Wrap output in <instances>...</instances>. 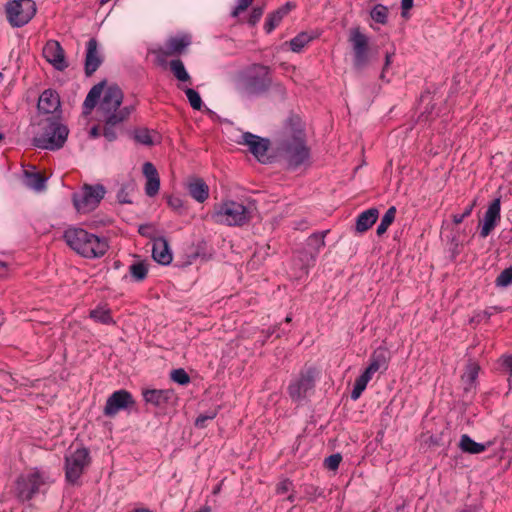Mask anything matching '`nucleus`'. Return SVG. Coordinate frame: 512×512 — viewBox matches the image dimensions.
Returning a JSON list of instances; mask_svg holds the SVG:
<instances>
[{"instance_id":"1","label":"nucleus","mask_w":512,"mask_h":512,"mask_svg":"<svg viewBox=\"0 0 512 512\" xmlns=\"http://www.w3.org/2000/svg\"><path fill=\"white\" fill-rule=\"evenodd\" d=\"M106 81L94 85L88 92L84 103L83 113L88 115L99 103V112L102 117L111 115L119 116L127 111V118L134 111L133 105L121 106L123 102V92L117 85H110L103 91Z\"/></svg>"},{"instance_id":"2","label":"nucleus","mask_w":512,"mask_h":512,"mask_svg":"<svg viewBox=\"0 0 512 512\" xmlns=\"http://www.w3.org/2000/svg\"><path fill=\"white\" fill-rule=\"evenodd\" d=\"M288 135L279 146L280 155L290 170H296L308 162L310 149L306 145L305 131L298 117H290L287 123Z\"/></svg>"},{"instance_id":"3","label":"nucleus","mask_w":512,"mask_h":512,"mask_svg":"<svg viewBox=\"0 0 512 512\" xmlns=\"http://www.w3.org/2000/svg\"><path fill=\"white\" fill-rule=\"evenodd\" d=\"M63 238L72 250L89 259L102 257L109 248L106 238L89 233L79 227L66 229Z\"/></svg>"},{"instance_id":"4","label":"nucleus","mask_w":512,"mask_h":512,"mask_svg":"<svg viewBox=\"0 0 512 512\" xmlns=\"http://www.w3.org/2000/svg\"><path fill=\"white\" fill-rule=\"evenodd\" d=\"M256 211L253 202L225 201L215 205L212 218L216 223L228 226H243L248 223Z\"/></svg>"},{"instance_id":"5","label":"nucleus","mask_w":512,"mask_h":512,"mask_svg":"<svg viewBox=\"0 0 512 512\" xmlns=\"http://www.w3.org/2000/svg\"><path fill=\"white\" fill-rule=\"evenodd\" d=\"M43 132L33 138V145L45 150H58L67 140L69 129L54 118H47L43 123Z\"/></svg>"},{"instance_id":"6","label":"nucleus","mask_w":512,"mask_h":512,"mask_svg":"<svg viewBox=\"0 0 512 512\" xmlns=\"http://www.w3.org/2000/svg\"><path fill=\"white\" fill-rule=\"evenodd\" d=\"M272 84L270 69L264 65H253L241 80V92L245 95H260Z\"/></svg>"},{"instance_id":"7","label":"nucleus","mask_w":512,"mask_h":512,"mask_svg":"<svg viewBox=\"0 0 512 512\" xmlns=\"http://www.w3.org/2000/svg\"><path fill=\"white\" fill-rule=\"evenodd\" d=\"M49 477L39 471H34L17 478L15 493L20 501L31 500L37 493L44 492L43 488L48 486Z\"/></svg>"},{"instance_id":"8","label":"nucleus","mask_w":512,"mask_h":512,"mask_svg":"<svg viewBox=\"0 0 512 512\" xmlns=\"http://www.w3.org/2000/svg\"><path fill=\"white\" fill-rule=\"evenodd\" d=\"M5 12L12 27H22L35 16L36 4L33 0H12L6 4Z\"/></svg>"},{"instance_id":"9","label":"nucleus","mask_w":512,"mask_h":512,"mask_svg":"<svg viewBox=\"0 0 512 512\" xmlns=\"http://www.w3.org/2000/svg\"><path fill=\"white\" fill-rule=\"evenodd\" d=\"M90 453L85 447H81L66 455L65 477L70 484H77L85 468L90 464Z\"/></svg>"},{"instance_id":"10","label":"nucleus","mask_w":512,"mask_h":512,"mask_svg":"<svg viewBox=\"0 0 512 512\" xmlns=\"http://www.w3.org/2000/svg\"><path fill=\"white\" fill-rule=\"evenodd\" d=\"M106 190L103 185H84L81 193L73 195V203L77 211L87 213L94 210L103 199Z\"/></svg>"},{"instance_id":"11","label":"nucleus","mask_w":512,"mask_h":512,"mask_svg":"<svg viewBox=\"0 0 512 512\" xmlns=\"http://www.w3.org/2000/svg\"><path fill=\"white\" fill-rule=\"evenodd\" d=\"M191 43V36L182 34L168 38L164 47L153 49L151 53L155 55L158 65L165 66L167 57L181 55Z\"/></svg>"},{"instance_id":"12","label":"nucleus","mask_w":512,"mask_h":512,"mask_svg":"<svg viewBox=\"0 0 512 512\" xmlns=\"http://www.w3.org/2000/svg\"><path fill=\"white\" fill-rule=\"evenodd\" d=\"M135 404L136 402L132 394L125 389H120L114 391L107 398L103 409V414L107 417L113 418L120 411H130L134 408Z\"/></svg>"},{"instance_id":"13","label":"nucleus","mask_w":512,"mask_h":512,"mask_svg":"<svg viewBox=\"0 0 512 512\" xmlns=\"http://www.w3.org/2000/svg\"><path fill=\"white\" fill-rule=\"evenodd\" d=\"M314 384L315 370L307 368L302 370L299 377L289 384L288 394L294 402H300L306 397L307 392L314 388Z\"/></svg>"},{"instance_id":"14","label":"nucleus","mask_w":512,"mask_h":512,"mask_svg":"<svg viewBox=\"0 0 512 512\" xmlns=\"http://www.w3.org/2000/svg\"><path fill=\"white\" fill-rule=\"evenodd\" d=\"M349 41L352 43L354 67L362 70L368 63V38L359 28L351 30Z\"/></svg>"},{"instance_id":"15","label":"nucleus","mask_w":512,"mask_h":512,"mask_svg":"<svg viewBox=\"0 0 512 512\" xmlns=\"http://www.w3.org/2000/svg\"><path fill=\"white\" fill-rule=\"evenodd\" d=\"M43 57L57 70L63 71L68 67L65 52L56 40H49L43 47Z\"/></svg>"},{"instance_id":"16","label":"nucleus","mask_w":512,"mask_h":512,"mask_svg":"<svg viewBox=\"0 0 512 512\" xmlns=\"http://www.w3.org/2000/svg\"><path fill=\"white\" fill-rule=\"evenodd\" d=\"M242 143L248 146L249 151L257 158L258 161L262 163L267 162V151L270 145L268 139L246 132L242 135Z\"/></svg>"},{"instance_id":"17","label":"nucleus","mask_w":512,"mask_h":512,"mask_svg":"<svg viewBox=\"0 0 512 512\" xmlns=\"http://www.w3.org/2000/svg\"><path fill=\"white\" fill-rule=\"evenodd\" d=\"M501 201L500 198L494 199L488 209L486 210L483 218V223L480 229V237L486 238L495 229L497 224L500 222L501 215Z\"/></svg>"},{"instance_id":"18","label":"nucleus","mask_w":512,"mask_h":512,"mask_svg":"<svg viewBox=\"0 0 512 512\" xmlns=\"http://www.w3.org/2000/svg\"><path fill=\"white\" fill-rule=\"evenodd\" d=\"M103 62L99 44L95 38H90L86 44L84 71L87 77L92 76Z\"/></svg>"},{"instance_id":"19","label":"nucleus","mask_w":512,"mask_h":512,"mask_svg":"<svg viewBox=\"0 0 512 512\" xmlns=\"http://www.w3.org/2000/svg\"><path fill=\"white\" fill-rule=\"evenodd\" d=\"M327 231L318 232L310 235L306 241L309 251L303 253L301 260L305 266L313 264L318 256L320 250L325 246V236Z\"/></svg>"},{"instance_id":"20","label":"nucleus","mask_w":512,"mask_h":512,"mask_svg":"<svg viewBox=\"0 0 512 512\" xmlns=\"http://www.w3.org/2000/svg\"><path fill=\"white\" fill-rule=\"evenodd\" d=\"M143 174L146 178V195L149 197L156 196L160 189V178L157 169L151 162H145L143 165Z\"/></svg>"},{"instance_id":"21","label":"nucleus","mask_w":512,"mask_h":512,"mask_svg":"<svg viewBox=\"0 0 512 512\" xmlns=\"http://www.w3.org/2000/svg\"><path fill=\"white\" fill-rule=\"evenodd\" d=\"M38 110L45 114H52L60 108V97L58 93L52 89L42 92L39 97Z\"/></svg>"},{"instance_id":"22","label":"nucleus","mask_w":512,"mask_h":512,"mask_svg":"<svg viewBox=\"0 0 512 512\" xmlns=\"http://www.w3.org/2000/svg\"><path fill=\"white\" fill-rule=\"evenodd\" d=\"M143 398L146 403L152 404L156 407H161L165 403L173 399L174 393L172 390H158V389H145L142 391Z\"/></svg>"},{"instance_id":"23","label":"nucleus","mask_w":512,"mask_h":512,"mask_svg":"<svg viewBox=\"0 0 512 512\" xmlns=\"http://www.w3.org/2000/svg\"><path fill=\"white\" fill-rule=\"evenodd\" d=\"M153 259L162 265H168L172 261V253L170 251L167 240L164 237H159L154 240L152 249Z\"/></svg>"},{"instance_id":"24","label":"nucleus","mask_w":512,"mask_h":512,"mask_svg":"<svg viewBox=\"0 0 512 512\" xmlns=\"http://www.w3.org/2000/svg\"><path fill=\"white\" fill-rule=\"evenodd\" d=\"M102 118L104 121V127H103V133H102L103 136L109 142L116 140L118 126L128 119L127 111H124V113L120 114L119 116L111 115L110 117H102Z\"/></svg>"},{"instance_id":"25","label":"nucleus","mask_w":512,"mask_h":512,"mask_svg":"<svg viewBox=\"0 0 512 512\" xmlns=\"http://www.w3.org/2000/svg\"><path fill=\"white\" fill-rule=\"evenodd\" d=\"M189 195L199 203H203L209 197V186L202 178H192L187 183Z\"/></svg>"},{"instance_id":"26","label":"nucleus","mask_w":512,"mask_h":512,"mask_svg":"<svg viewBox=\"0 0 512 512\" xmlns=\"http://www.w3.org/2000/svg\"><path fill=\"white\" fill-rule=\"evenodd\" d=\"M379 217L377 208H370L360 213L356 219L355 229L359 233H364L370 229Z\"/></svg>"},{"instance_id":"27","label":"nucleus","mask_w":512,"mask_h":512,"mask_svg":"<svg viewBox=\"0 0 512 512\" xmlns=\"http://www.w3.org/2000/svg\"><path fill=\"white\" fill-rule=\"evenodd\" d=\"M295 5L291 2H287L274 12L270 13L265 21L264 29L267 33H271L282 21L283 17L286 16Z\"/></svg>"},{"instance_id":"28","label":"nucleus","mask_w":512,"mask_h":512,"mask_svg":"<svg viewBox=\"0 0 512 512\" xmlns=\"http://www.w3.org/2000/svg\"><path fill=\"white\" fill-rule=\"evenodd\" d=\"M388 367L387 351L383 348L375 350L370 358V363L365 371L371 376L379 370H386Z\"/></svg>"},{"instance_id":"29","label":"nucleus","mask_w":512,"mask_h":512,"mask_svg":"<svg viewBox=\"0 0 512 512\" xmlns=\"http://www.w3.org/2000/svg\"><path fill=\"white\" fill-rule=\"evenodd\" d=\"M459 448L469 454H480L486 450V445L475 442L469 435L463 434L459 441Z\"/></svg>"},{"instance_id":"30","label":"nucleus","mask_w":512,"mask_h":512,"mask_svg":"<svg viewBox=\"0 0 512 512\" xmlns=\"http://www.w3.org/2000/svg\"><path fill=\"white\" fill-rule=\"evenodd\" d=\"M25 184L35 191H43L46 187V178L39 172L24 171Z\"/></svg>"},{"instance_id":"31","label":"nucleus","mask_w":512,"mask_h":512,"mask_svg":"<svg viewBox=\"0 0 512 512\" xmlns=\"http://www.w3.org/2000/svg\"><path fill=\"white\" fill-rule=\"evenodd\" d=\"M479 366L475 363H470L467 365L466 370L462 376V381L464 382V391L469 392L475 384V381L478 377Z\"/></svg>"},{"instance_id":"32","label":"nucleus","mask_w":512,"mask_h":512,"mask_svg":"<svg viewBox=\"0 0 512 512\" xmlns=\"http://www.w3.org/2000/svg\"><path fill=\"white\" fill-rule=\"evenodd\" d=\"M169 67L174 77L181 82H190L191 77L185 69L183 62L180 59H173L169 63Z\"/></svg>"},{"instance_id":"33","label":"nucleus","mask_w":512,"mask_h":512,"mask_svg":"<svg viewBox=\"0 0 512 512\" xmlns=\"http://www.w3.org/2000/svg\"><path fill=\"white\" fill-rule=\"evenodd\" d=\"M396 216V208L391 206L381 218L380 224L377 227L376 234L382 236L386 233L389 226L394 222Z\"/></svg>"},{"instance_id":"34","label":"nucleus","mask_w":512,"mask_h":512,"mask_svg":"<svg viewBox=\"0 0 512 512\" xmlns=\"http://www.w3.org/2000/svg\"><path fill=\"white\" fill-rule=\"evenodd\" d=\"M129 272L136 282H141L147 277L148 267L145 262L137 261L130 265Z\"/></svg>"},{"instance_id":"35","label":"nucleus","mask_w":512,"mask_h":512,"mask_svg":"<svg viewBox=\"0 0 512 512\" xmlns=\"http://www.w3.org/2000/svg\"><path fill=\"white\" fill-rule=\"evenodd\" d=\"M313 36L306 33L301 32L293 39L290 40V47L293 52H300L309 42L313 40Z\"/></svg>"},{"instance_id":"36","label":"nucleus","mask_w":512,"mask_h":512,"mask_svg":"<svg viewBox=\"0 0 512 512\" xmlns=\"http://www.w3.org/2000/svg\"><path fill=\"white\" fill-rule=\"evenodd\" d=\"M388 8L382 4H376L370 11V17L376 23L385 25L388 21Z\"/></svg>"},{"instance_id":"37","label":"nucleus","mask_w":512,"mask_h":512,"mask_svg":"<svg viewBox=\"0 0 512 512\" xmlns=\"http://www.w3.org/2000/svg\"><path fill=\"white\" fill-rule=\"evenodd\" d=\"M90 317L96 322L102 324H111L113 323L111 313L109 309L98 307L90 311Z\"/></svg>"},{"instance_id":"38","label":"nucleus","mask_w":512,"mask_h":512,"mask_svg":"<svg viewBox=\"0 0 512 512\" xmlns=\"http://www.w3.org/2000/svg\"><path fill=\"white\" fill-rule=\"evenodd\" d=\"M512 284V266L505 268L495 279V285L506 288Z\"/></svg>"},{"instance_id":"39","label":"nucleus","mask_w":512,"mask_h":512,"mask_svg":"<svg viewBox=\"0 0 512 512\" xmlns=\"http://www.w3.org/2000/svg\"><path fill=\"white\" fill-rule=\"evenodd\" d=\"M132 191H134L133 183L123 184L117 193V200L119 201V203H122V204L132 203V200L129 197L130 192H132Z\"/></svg>"},{"instance_id":"40","label":"nucleus","mask_w":512,"mask_h":512,"mask_svg":"<svg viewBox=\"0 0 512 512\" xmlns=\"http://www.w3.org/2000/svg\"><path fill=\"white\" fill-rule=\"evenodd\" d=\"M184 92L188 98L191 107L195 110H200L203 106L200 94L192 88H186Z\"/></svg>"},{"instance_id":"41","label":"nucleus","mask_w":512,"mask_h":512,"mask_svg":"<svg viewBox=\"0 0 512 512\" xmlns=\"http://www.w3.org/2000/svg\"><path fill=\"white\" fill-rule=\"evenodd\" d=\"M134 139L136 140V142L143 144V145H152L153 144V140L150 135V131L146 128H141V129L135 130Z\"/></svg>"},{"instance_id":"42","label":"nucleus","mask_w":512,"mask_h":512,"mask_svg":"<svg viewBox=\"0 0 512 512\" xmlns=\"http://www.w3.org/2000/svg\"><path fill=\"white\" fill-rule=\"evenodd\" d=\"M170 376L174 382L180 385H186L190 382V377L183 368L172 370Z\"/></svg>"},{"instance_id":"43","label":"nucleus","mask_w":512,"mask_h":512,"mask_svg":"<svg viewBox=\"0 0 512 512\" xmlns=\"http://www.w3.org/2000/svg\"><path fill=\"white\" fill-rule=\"evenodd\" d=\"M341 460H342V456L339 453L332 454L324 460V466L328 470L335 471L338 469Z\"/></svg>"},{"instance_id":"44","label":"nucleus","mask_w":512,"mask_h":512,"mask_svg":"<svg viewBox=\"0 0 512 512\" xmlns=\"http://www.w3.org/2000/svg\"><path fill=\"white\" fill-rule=\"evenodd\" d=\"M475 203H476V202H475V201H473L470 205H468V206L464 209L463 213H460V214H454V215L452 216V219H453L454 224L459 225V224H461V223L463 222V220H464L465 218L469 217V216L471 215V213H472V211H473L474 207H475Z\"/></svg>"},{"instance_id":"45","label":"nucleus","mask_w":512,"mask_h":512,"mask_svg":"<svg viewBox=\"0 0 512 512\" xmlns=\"http://www.w3.org/2000/svg\"><path fill=\"white\" fill-rule=\"evenodd\" d=\"M305 494L309 498V500L313 501L319 497H323L324 491L319 487L308 485L305 487Z\"/></svg>"},{"instance_id":"46","label":"nucleus","mask_w":512,"mask_h":512,"mask_svg":"<svg viewBox=\"0 0 512 512\" xmlns=\"http://www.w3.org/2000/svg\"><path fill=\"white\" fill-rule=\"evenodd\" d=\"M216 414H217L216 411H210L205 414H200L195 420V426L197 428H205L206 422L208 420L214 419L216 417Z\"/></svg>"},{"instance_id":"47","label":"nucleus","mask_w":512,"mask_h":512,"mask_svg":"<svg viewBox=\"0 0 512 512\" xmlns=\"http://www.w3.org/2000/svg\"><path fill=\"white\" fill-rule=\"evenodd\" d=\"M168 205L176 212L182 213L184 209V201L177 196H170L167 200Z\"/></svg>"},{"instance_id":"48","label":"nucleus","mask_w":512,"mask_h":512,"mask_svg":"<svg viewBox=\"0 0 512 512\" xmlns=\"http://www.w3.org/2000/svg\"><path fill=\"white\" fill-rule=\"evenodd\" d=\"M264 12V6H256L252 9L248 23L252 26L256 25V23L260 20Z\"/></svg>"},{"instance_id":"49","label":"nucleus","mask_w":512,"mask_h":512,"mask_svg":"<svg viewBox=\"0 0 512 512\" xmlns=\"http://www.w3.org/2000/svg\"><path fill=\"white\" fill-rule=\"evenodd\" d=\"M432 99H433V96L429 91H426L421 95V97H420L421 104H426L424 111L422 112L423 114L424 113H427V114L432 113V110L434 108L433 105H430Z\"/></svg>"},{"instance_id":"50","label":"nucleus","mask_w":512,"mask_h":512,"mask_svg":"<svg viewBox=\"0 0 512 512\" xmlns=\"http://www.w3.org/2000/svg\"><path fill=\"white\" fill-rule=\"evenodd\" d=\"M251 4L252 2L250 0H238V4L232 11L231 15L233 17H237L241 12L245 11Z\"/></svg>"},{"instance_id":"51","label":"nucleus","mask_w":512,"mask_h":512,"mask_svg":"<svg viewBox=\"0 0 512 512\" xmlns=\"http://www.w3.org/2000/svg\"><path fill=\"white\" fill-rule=\"evenodd\" d=\"M293 484L289 479L281 481L276 488L277 494H285L291 490Z\"/></svg>"},{"instance_id":"52","label":"nucleus","mask_w":512,"mask_h":512,"mask_svg":"<svg viewBox=\"0 0 512 512\" xmlns=\"http://www.w3.org/2000/svg\"><path fill=\"white\" fill-rule=\"evenodd\" d=\"M372 376L368 374L366 371H364L359 377L356 378L355 383L364 389H366V386L368 382L371 380Z\"/></svg>"},{"instance_id":"53","label":"nucleus","mask_w":512,"mask_h":512,"mask_svg":"<svg viewBox=\"0 0 512 512\" xmlns=\"http://www.w3.org/2000/svg\"><path fill=\"white\" fill-rule=\"evenodd\" d=\"M365 389L359 385H357L356 383H354V386H353V389H352V392H351V398L353 400H357L362 392L364 391Z\"/></svg>"},{"instance_id":"54","label":"nucleus","mask_w":512,"mask_h":512,"mask_svg":"<svg viewBox=\"0 0 512 512\" xmlns=\"http://www.w3.org/2000/svg\"><path fill=\"white\" fill-rule=\"evenodd\" d=\"M365 389L359 385H357L356 383H354V386H353V389H352V392H351V398L353 400H357L362 392L364 391Z\"/></svg>"},{"instance_id":"55","label":"nucleus","mask_w":512,"mask_h":512,"mask_svg":"<svg viewBox=\"0 0 512 512\" xmlns=\"http://www.w3.org/2000/svg\"><path fill=\"white\" fill-rule=\"evenodd\" d=\"M392 57H393V54L386 53L384 67H383V70H382V73H381V76H380L382 79H384L385 71L390 66V64L392 62Z\"/></svg>"},{"instance_id":"56","label":"nucleus","mask_w":512,"mask_h":512,"mask_svg":"<svg viewBox=\"0 0 512 512\" xmlns=\"http://www.w3.org/2000/svg\"><path fill=\"white\" fill-rule=\"evenodd\" d=\"M413 7V0H402L401 1V8L403 11L410 10ZM402 15H404V12H402Z\"/></svg>"},{"instance_id":"57","label":"nucleus","mask_w":512,"mask_h":512,"mask_svg":"<svg viewBox=\"0 0 512 512\" xmlns=\"http://www.w3.org/2000/svg\"><path fill=\"white\" fill-rule=\"evenodd\" d=\"M89 134H90V137H91V138H97V137H99V136L101 135L99 127H98V126H93V127L90 129Z\"/></svg>"},{"instance_id":"58","label":"nucleus","mask_w":512,"mask_h":512,"mask_svg":"<svg viewBox=\"0 0 512 512\" xmlns=\"http://www.w3.org/2000/svg\"><path fill=\"white\" fill-rule=\"evenodd\" d=\"M505 366L509 370L510 375L512 376V355L508 356L505 361Z\"/></svg>"},{"instance_id":"59","label":"nucleus","mask_w":512,"mask_h":512,"mask_svg":"<svg viewBox=\"0 0 512 512\" xmlns=\"http://www.w3.org/2000/svg\"><path fill=\"white\" fill-rule=\"evenodd\" d=\"M150 225H141L139 227V233L142 235V236H148V230L150 229Z\"/></svg>"},{"instance_id":"60","label":"nucleus","mask_w":512,"mask_h":512,"mask_svg":"<svg viewBox=\"0 0 512 512\" xmlns=\"http://www.w3.org/2000/svg\"><path fill=\"white\" fill-rule=\"evenodd\" d=\"M7 264L3 261H0V277H3L7 273Z\"/></svg>"},{"instance_id":"61","label":"nucleus","mask_w":512,"mask_h":512,"mask_svg":"<svg viewBox=\"0 0 512 512\" xmlns=\"http://www.w3.org/2000/svg\"><path fill=\"white\" fill-rule=\"evenodd\" d=\"M287 500H288L289 502H291V503H292V502H294V500H295V495H294V494H290V495L287 497Z\"/></svg>"},{"instance_id":"62","label":"nucleus","mask_w":512,"mask_h":512,"mask_svg":"<svg viewBox=\"0 0 512 512\" xmlns=\"http://www.w3.org/2000/svg\"><path fill=\"white\" fill-rule=\"evenodd\" d=\"M132 512H151V511L149 509L142 508V509H136Z\"/></svg>"},{"instance_id":"63","label":"nucleus","mask_w":512,"mask_h":512,"mask_svg":"<svg viewBox=\"0 0 512 512\" xmlns=\"http://www.w3.org/2000/svg\"><path fill=\"white\" fill-rule=\"evenodd\" d=\"M196 512H210V508L209 507H204V508H201L200 510H198Z\"/></svg>"},{"instance_id":"64","label":"nucleus","mask_w":512,"mask_h":512,"mask_svg":"<svg viewBox=\"0 0 512 512\" xmlns=\"http://www.w3.org/2000/svg\"><path fill=\"white\" fill-rule=\"evenodd\" d=\"M110 0H100V5L103 6L108 3Z\"/></svg>"}]
</instances>
